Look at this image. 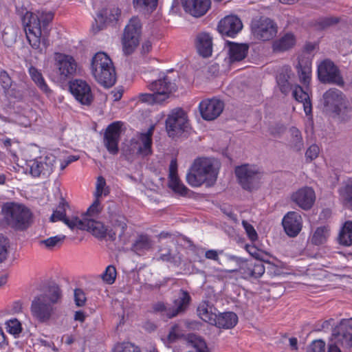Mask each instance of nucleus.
Masks as SVG:
<instances>
[{
    "label": "nucleus",
    "instance_id": "5fc2aeb1",
    "mask_svg": "<svg viewBox=\"0 0 352 352\" xmlns=\"http://www.w3.org/2000/svg\"><path fill=\"white\" fill-rule=\"evenodd\" d=\"M66 206L67 204L63 201L59 204L58 209L55 210L50 217L52 221L54 222L56 221H63V219L65 218V207Z\"/></svg>",
    "mask_w": 352,
    "mask_h": 352
},
{
    "label": "nucleus",
    "instance_id": "8fccbe9b",
    "mask_svg": "<svg viewBox=\"0 0 352 352\" xmlns=\"http://www.w3.org/2000/svg\"><path fill=\"white\" fill-rule=\"evenodd\" d=\"M100 197H96L93 204L89 207L83 217L93 218L98 215L102 210Z\"/></svg>",
    "mask_w": 352,
    "mask_h": 352
},
{
    "label": "nucleus",
    "instance_id": "79ce46f5",
    "mask_svg": "<svg viewBox=\"0 0 352 352\" xmlns=\"http://www.w3.org/2000/svg\"><path fill=\"white\" fill-rule=\"evenodd\" d=\"M339 243L345 246L352 245V222L347 221L342 227L339 236Z\"/></svg>",
    "mask_w": 352,
    "mask_h": 352
},
{
    "label": "nucleus",
    "instance_id": "c9c22d12",
    "mask_svg": "<svg viewBox=\"0 0 352 352\" xmlns=\"http://www.w3.org/2000/svg\"><path fill=\"white\" fill-rule=\"evenodd\" d=\"M292 71L289 67H283L276 76V82L280 91L287 95L292 89V85L289 82Z\"/></svg>",
    "mask_w": 352,
    "mask_h": 352
},
{
    "label": "nucleus",
    "instance_id": "774afa93",
    "mask_svg": "<svg viewBox=\"0 0 352 352\" xmlns=\"http://www.w3.org/2000/svg\"><path fill=\"white\" fill-rule=\"evenodd\" d=\"M318 153L319 147L316 144H313L310 146L306 151L305 157L307 160L311 161L318 157Z\"/></svg>",
    "mask_w": 352,
    "mask_h": 352
},
{
    "label": "nucleus",
    "instance_id": "aec40b11",
    "mask_svg": "<svg viewBox=\"0 0 352 352\" xmlns=\"http://www.w3.org/2000/svg\"><path fill=\"white\" fill-rule=\"evenodd\" d=\"M243 28L241 19L236 16H227L221 19L218 25V30L223 36L234 37Z\"/></svg>",
    "mask_w": 352,
    "mask_h": 352
},
{
    "label": "nucleus",
    "instance_id": "bf43d9fd",
    "mask_svg": "<svg viewBox=\"0 0 352 352\" xmlns=\"http://www.w3.org/2000/svg\"><path fill=\"white\" fill-rule=\"evenodd\" d=\"M307 352H325V342L322 340H314L309 346Z\"/></svg>",
    "mask_w": 352,
    "mask_h": 352
},
{
    "label": "nucleus",
    "instance_id": "e433bc0d",
    "mask_svg": "<svg viewBox=\"0 0 352 352\" xmlns=\"http://www.w3.org/2000/svg\"><path fill=\"white\" fill-rule=\"evenodd\" d=\"M85 230L91 232L97 238H104L106 235L107 229L103 224L93 218L85 217Z\"/></svg>",
    "mask_w": 352,
    "mask_h": 352
},
{
    "label": "nucleus",
    "instance_id": "c03bdc74",
    "mask_svg": "<svg viewBox=\"0 0 352 352\" xmlns=\"http://www.w3.org/2000/svg\"><path fill=\"white\" fill-rule=\"evenodd\" d=\"M329 236V229L327 226L318 227L311 237V242L316 245L323 244Z\"/></svg>",
    "mask_w": 352,
    "mask_h": 352
},
{
    "label": "nucleus",
    "instance_id": "f704fd0d",
    "mask_svg": "<svg viewBox=\"0 0 352 352\" xmlns=\"http://www.w3.org/2000/svg\"><path fill=\"white\" fill-rule=\"evenodd\" d=\"M290 138L288 142V146L295 152H301L304 148V141L302 133L296 127L292 126L289 129Z\"/></svg>",
    "mask_w": 352,
    "mask_h": 352
},
{
    "label": "nucleus",
    "instance_id": "6ab92c4d",
    "mask_svg": "<svg viewBox=\"0 0 352 352\" xmlns=\"http://www.w3.org/2000/svg\"><path fill=\"white\" fill-rule=\"evenodd\" d=\"M148 88L152 91L162 102L169 97V95L176 90V85L168 76L152 82Z\"/></svg>",
    "mask_w": 352,
    "mask_h": 352
},
{
    "label": "nucleus",
    "instance_id": "f3484780",
    "mask_svg": "<svg viewBox=\"0 0 352 352\" xmlns=\"http://www.w3.org/2000/svg\"><path fill=\"white\" fill-rule=\"evenodd\" d=\"M223 108V101L216 98L204 100L199 105L201 116L206 120H215L222 113Z\"/></svg>",
    "mask_w": 352,
    "mask_h": 352
},
{
    "label": "nucleus",
    "instance_id": "49530a36",
    "mask_svg": "<svg viewBox=\"0 0 352 352\" xmlns=\"http://www.w3.org/2000/svg\"><path fill=\"white\" fill-rule=\"evenodd\" d=\"M168 186L176 193L186 195L188 189L181 182L178 177L169 179Z\"/></svg>",
    "mask_w": 352,
    "mask_h": 352
},
{
    "label": "nucleus",
    "instance_id": "20e7f679",
    "mask_svg": "<svg viewBox=\"0 0 352 352\" xmlns=\"http://www.w3.org/2000/svg\"><path fill=\"white\" fill-rule=\"evenodd\" d=\"M91 69L96 80L104 87H111L116 82L115 68L111 59L107 54L96 53L91 59Z\"/></svg>",
    "mask_w": 352,
    "mask_h": 352
},
{
    "label": "nucleus",
    "instance_id": "ddd939ff",
    "mask_svg": "<svg viewBox=\"0 0 352 352\" xmlns=\"http://www.w3.org/2000/svg\"><path fill=\"white\" fill-rule=\"evenodd\" d=\"M318 77L320 82L343 86L344 82L338 67L330 60L322 61L318 66Z\"/></svg>",
    "mask_w": 352,
    "mask_h": 352
},
{
    "label": "nucleus",
    "instance_id": "6e6d98bb",
    "mask_svg": "<svg viewBox=\"0 0 352 352\" xmlns=\"http://www.w3.org/2000/svg\"><path fill=\"white\" fill-rule=\"evenodd\" d=\"M298 72L300 81L304 85L308 84L311 78V69L309 67H302L299 65V67H298Z\"/></svg>",
    "mask_w": 352,
    "mask_h": 352
},
{
    "label": "nucleus",
    "instance_id": "39448f33",
    "mask_svg": "<svg viewBox=\"0 0 352 352\" xmlns=\"http://www.w3.org/2000/svg\"><path fill=\"white\" fill-rule=\"evenodd\" d=\"M2 212L7 224L14 229L23 230L30 224L32 213L23 205L7 203L3 206Z\"/></svg>",
    "mask_w": 352,
    "mask_h": 352
},
{
    "label": "nucleus",
    "instance_id": "7c9ffc66",
    "mask_svg": "<svg viewBox=\"0 0 352 352\" xmlns=\"http://www.w3.org/2000/svg\"><path fill=\"white\" fill-rule=\"evenodd\" d=\"M153 241L147 234H140L134 239L131 250L138 255H142L151 249Z\"/></svg>",
    "mask_w": 352,
    "mask_h": 352
},
{
    "label": "nucleus",
    "instance_id": "2f4dec72",
    "mask_svg": "<svg viewBox=\"0 0 352 352\" xmlns=\"http://www.w3.org/2000/svg\"><path fill=\"white\" fill-rule=\"evenodd\" d=\"M215 322L213 325L218 328L232 329L236 324L238 317L234 312L219 313L218 311Z\"/></svg>",
    "mask_w": 352,
    "mask_h": 352
},
{
    "label": "nucleus",
    "instance_id": "a19ab883",
    "mask_svg": "<svg viewBox=\"0 0 352 352\" xmlns=\"http://www.w3.org/2000/svg\"><path fill=\"white\" fill-rule=\"evenodd\" d=\"M29 74L32 80L42 91L45 94L50 93L51 90L46 84L42 74L36 67L31 66L29 68Z\"/></svg>",
    "mask_w": 352,
    "mask_h": 352
},
{
    "label": "nucleus",
    "instance_id": "864d4df0",
    "mask_svg": "<svg viewBox=\"0 0 352 352\" xmlns=\"http://www.w3.org/2000/svg\"><path fill=\"white\" fill-rule=\"evenodd\" d=\"M63 221L72 229L76 227L81 230H85V217H83L82 219H80L78 217H75L71 220L65 217Z\"/></svg>",
    "mask_w": 352,
    "mask_h": 352
},
{
    "label": "nucleus",
    "instance_id": "58836bf2",
    "mask_svg": "<svg viewBox=\"0 0 352 352\" xmlns=\"http://www.w3.org/2000/svg\"><path fill=\"white\" fill-rule=\"evenodd\" d=\"M292 95L297 101L303 103L305 113L307 115L309 114L311 111V105L307 92L300 86L296 85L292 91Z\"/></svg>",
    "mask_w": 352,
    "mask_h": 352
},
{
    "label": "nucleus",
    "instance_id": "13d9d810",
    "mask_svg": "<svg viewBox=\"0 0 352 352\" xmlns=\"http://www.w3.org/2000/svg\"><path fill=\"white\" fill-rule=\"evenodd\" d=\"M139 99L143 102H147L151 104L162 102V99H159L153 92V94H141L139 96Z\"/></svg>",
    "mask_w": 352,
    "mask_h": 352
},
{
    "label": "nucleus",
    "instance_id": "de8ad7c7",
    "mask_svg": "<svg viewBox=\"0 0 352 352\" xmlns=\"http://www.w3.org/2000/svg\"><path fill=\"white\" fill-rule=\"evenodd\" d=\"M116 274V267L113 265H109L101 274V278L106 283L111 285L115 282Z\"/></svg>",
    "mask_w": 352,
    "mask_h": 352
},
{
    "label": "nucleus",
    "instance_id": "4c0bfd02",
    "mask_svg": "<svg viewBox=\"0 0 352 352\" xmlns=\"http://www.w3.org/2000/svg\"><path fill=\"white\" fill-rule=\"evenodd\" d=\"M188 346L194 348L196 352H210L205 340L201 336L189 333L185 338Z\"/></svg>",
    "mask_w": 352,
    "mask_h": 352
},
{
    "label": "nucleus",
    "instance_id": "9d476101",
    "mask_svg": "<svg viewBox=\"0 0 352 352\" xmlns=\"http://www.w3.org/2000/svg\"><path fill=\"white\" fill-rule=\"evenodd\" d=\"M251 28L254 36L263 41L273 39L278 32L276 23L265 16H261L258 19L253 20Z\"/></svg>",
    "mask_w": 352,
    "mask_h": 352
},
{
    "label": "nucleus",
    "instance_id": "3c124183",
    "mask_svg": "<svg viewBox=\"0 0 352 352\" xmlns=\"http://www.w3.org/2000/svg\"><path fill=\"white\" fill-rule=\"evenodd\" d=\"M106 187V181L102 176L98 177L96 183V189L95 192L96 197H100L102 195H107L109 190Z\"/></svg>",
    "mask_w": 352,
    "mask_h": 352
},
{
    "label": "nucleus",
    "instance_id": "09e8293b",
    "mask_svg": "<svg viewBox=\"0 0 352 352\" xmlns=\"http://www.w3.org/2000/svg\"><path fill=\"white\" fill-rule=\"evenodd\" d=\"M340 195L344 199L346 204L352 208V180H350L340 190Z\"/></svg>",
    "mask_w": 352,
    "mask_h": 352
},
{
    "label": "nucleus",
    "instance_id": "4be33fe9",
    "mask_svg": "<svg viewBox=\"0 0 352 352\" xmlns=\"http://www.w3.org/2000/svg\"><path fill=\"white\" fill-rule=\"evenodd\" d=\"M190 300L191 297L189 293L181 289L178 293L177 297L173 301V307L168 308L167 317L172 318L184 313L188 309Z\"/></svg>",
    "mask_w": 352,
    "mask_h": 352
},
{
    "label": "nucleus",
    "instance_id": "37998d69",
    "mask_svg": "<svg viewBox=\"0 0 352 352\" xmlns=\"http://www.w3.org/2000/svg\"><path fill=\"white\" fill-rule=\"evenodd\" d=\"M135 10L144 12H152L157 6V0H133Z\"/></svg>",
    "mask_w": 352,
    "mask_h": 352
},
{
    "label": "nucleus",
    "instance_id": "cd10ccee",
    "mask_svg": "<svg viewBox=\"0 0 352 352\" xmlns=\"http://www.w3.org/2000/svg\"><path fill=\"white\" fill-rule=\"evenodd\" d=\"M199 317L204 321L213 325L218 314V310L209 302L204 301L197 309Z\"/></svg>",
    "mask_w": 352,
    "mask_h": 352
},
{
    "label": "nucleus",
    "instance_id": "69168bd1",
    "mask_svg": "<svg viewBox=\"0 0 352 352\" xmlns=\"http://www.w3.org/2000/svg\"><path fill=\"white\" fill-rule=\"evenodd\" d=\"M242 225H243L244 229L245 230L249 238L252 241L256 240L257 239V234H256V232L255 229L254 228V227L245 220H243L242 221Z\"/></svg>",
    "mask_w": 352,
    "mask_h": 352
},
{
    "label": "nucleus",
    "instance_id": "680f3d73",
    "mask_svg": "<svg viewBox=\"0 0 352 352\" xmlns=\"http://www.w3.org/2000/svg\"><path fill=\"white\" fill-rule=\"evenodd\" d=\"M270 133L274 138H280L285 131V126L281 124H276L269 128Z\"/></svg>",
    "mask_w": 352,
    "mask_h": 352
},
{
    "label": "nucleus",
    "instance_id": "052dcab7",
    "mask_svg": "<svg viewBox=\"0 0 352 352\" xmlns=\"http://www.w3.org/2000/svg\"><path fill=\"white\" fill-rule=\"evenodd\" d=\"M116 352H141L140 349L134 344L127 342L117 346Z\"/></svg>",
    "mask_w": 352,
    "mask_h": 352
},
{
    "label": "nucleus",
    "instance_id": "423d86ee",
    "mask_svg": "<svg viewBox=\"0 0 352 352\" xmlns=\"http://www.w3.org/2000/svg\"><path fill=\"white\" fill-rule=\"evenodd\" d=\"M322 100L324 109L327 112L341 115L343 111H346L348 116H352V108L346 107L344 95L340 90L336 88L329 89L324 93Z\"/></svg>",
    "mask_w": 352,
    "mask_h": 352
},
{
    "label": "nucleus",
    "instance_id": "4d7b16f0",
    "mask_svg": "<svg viewBox=\"0 0 352 352\" xmlns=\"http://www.w3.org/2000/svg\"><path fill=\"white\" fill-rule=\"evenodd\" d=\"M3 144L13 156H16V149L19 148V142L18 140L6 138L3 140Z\"/></svg>",
    "mask_w": 352,
    "mask_h": 352
},
{
    "label": "nucleus",
    "instance_id": "412c9836",
    "mask_svg": "<svg viewBox=\"0 0 352 352\" xmlns=\"http://www.w3.org/2000/svg\"><path fill=\"white\" fill-rule=\"evenodd\" d=\"M282 223L286 234L290 237H295L302 230V219L300 214L291 211L285 215Z\"/></svg>",
    "mask_w": 352,
    "mask_h": 352
},
{
    "label": "nucleus",
    "instance_id": "338daca9",
    "mask_svg": "<svg viewBox=\"0 0 352 352\" xmlns=\"http://www.w3.org/2000/svg\"><path fill=\"white\" fill-rule=\"evenodd\" d=\"M179 338V327L178 324H174L171 327L168 334V340L169 342H174Z\"/></svg>",
    "mask_w": 352,
    "mask_h": 352
},
{
    "label": "nucleus",
    "instance_id": "7ed1b4c3",
    "mask_svg": "<svg viewBox=\"0 0 352 352\" xmlns=\"http://www.w3.org/2000/svg\"><path fill=\"white\" fill-rule=\"evenodd\" d=\"M60 296V291L56 285L49 286L47 290L36 296L30 306L31 315L41 323H47L55 312L54 305Z\"/></svg>",
    "mask_w": 352,
    "mask_h": 352
},
{
    "label": "nucleus",
    "instance_id": "b1692460",
    "mask_svg": "<svg viewBox=\"0 0 352 352\" xmlns=\"http://www.w3.org/2000/svg\"><path fill=\"white\" fill-rule=\"evenodd\" d=\"M185 11L193 16L204 15L210 7V0H182Z\"/></svg>",
    "mask_w": 352,
    "mask_h": 352
},
{
    "label": "nucleus",
    "instance_id": "4468645a",
    "mask_svg": "<svg viewBox=\"0 0 352 352\" xmlns=\"http://www.w3.org/2000/svg\"><path fill=\"white\" fill-rule=\"evenodd\" d=\"M69 90L75 99L82 105L90 106L94 96L91 87L85 80L76 79L70 82Z\"/></svg>",
    "mask_w": 352,
    "mask_h": 352
},
{
    "label": "nucleus",
    "instance_id": "dca6fc26",
    "mask_svg": "<svg viewBox=\"0 0 352 352\" xmlns=\"http://www.w3.org/2000/svg\"><path fill=\"white\" fill-rule=\"evenodd\" d=\"M121 134V123L115 122L109 124L105 130L103 143L109 153L118 154V143Z\"/></svg>",
    "mask_w": 352,
    "mask_h": 352
},
{
    "label": "nucleus",
    "instance_id": "603ef678",
    "mask_svg": "<svg viewBox=\"0 0 352 352\" xmlns=\"http://www.w3.org/2000/svg\"><path fill=\"white\" fill-rule=\"evenodd\" d=\"M8 331L14 336H18L22 330L21 324L17 319L10 320L6 322Z\"/></svg>",
    "mask_w": 352,
    "mask_h": 352
},
{
    "label": "nucleus",
    "instance_id": "f8f14e48",
    "mask_svg": "<svg viewBox=\"0 0 352 352\" xmlns=\"http://www.w3.org/2000/svg\"><path fill=\"white\" fill-rule=\"evenodd\" d=\"M188 126L187 116L181 109L173 110L166 120V128L169 137L180 135L188 130Z\"/></svg>",
    "mask_w": 352,
    "mask_h": 352
},
{
    "label": "nucleus",
    "instance_id": "ea45409f",
    "mask_svg": "<svg viewBox=\"0 0 352 352\" xmlns=\"http://www.w3.org/2000/svg\"><path fill=\"white\" fill-rule=\"evenodd\" d=\"M0 84L4 90L6 95H10L15 98H21L22 95L19 93H13L14 89H10L12 80L7 72L5 70L0 71Z\"/></svg>",
    "mask_w": 352,
    "mask_h": 352
},
{
    "label": "nucleus",
    "instance_id": "e2e57ef3",
    "mask_svg": "<svg viewBox=\"0 0 352 352\" xmlns=\"http://www.w3.org/2000/svg\"><path fill=\"white\" fill-rule=\"evenodd\" d=\"M86 296L84 292L80 289H76L74 290V300L78 307H82L85 304Z\"/></svg>",
    "mask_w": 352,
    "mask_h": 352
},
{
    "label": "nucleus",
    "instance_id": "c756f323",
    "mask_svg": "<svg viewBox=\"0 0 352 352\" xmlns=\"http://www.w3.org/2000/svg\"><path fill=\"white\" fill-rule=\"evenodd\" d=\"M229 55V62L234 63L244 59L248 54L249 46L246 44H239L232 42L227 43Z\"/></svg>",
    "mask_w": 352,
    "mask_h": 352
},
{
    "label": "nucleus",
    "instance_id": "72a5a7b5",
    "mask_svg": "<svg viewBox=\"0 0 352 352\" xmlns=\"http://www.w3.org/2000/svg\"><path fill=\"white\" fill-rule=\"evenodd\" d=\"M113 230L112 233H109V237L112 240H115L118 236L120 240L124 239L125 230L127 228L126 219L124 217L117 216L112 220Z\"/></svg>",
    "mask_w": 352,
    "mask_h": 352
},
{
    "label": "nucleus",
    "instance_id": "1a4fd4ad",
    "mask_svg": "<svg viewBox=\"0 0 352 352\" xmlns=\"http://www.w3.org/2000/svg\"><path fill=\"white\" fill-rule=\"evenodd\" d=\"M142 23L139 18L132 17L126 25L122 37L123 52L131 54L139 45Z\"/></svg>",
    "mask_w": 352,
    "mask_h": 352
},
{
    "label": "nucleus",
    "instance_id": "f03ea898",
    "mask_svg": "<svg viewBox=\"0 0 352 352\" xmlns=\"http://www.w3.org/2000/svg\"><path fill=\"white\" fill-rule=\"evenodd\" d=\"M220 166V162L214 158H198L187 173L186 181L193 187L200 186L204 183L211 186L217 181Z\"/></svg>",
    "mask_w": 352,
    "mask_h": 352
},
{
    "label": "nucleus",
    "instance_id": "c85d7f7f",
    "mask_svg": "<svg viewBox=\"0 0 352 352\" xmlns=\"http://www.w3.org/2000/svg\"><path fill=\"white\" fill-rule=\"evenodd\" d=\"M196 47L199 54L203 57H209L212 52L211 36L207 33H200L197 36Z\"/></svg>",
    "mask_w": 352,
    "mask_h": 352
},
{
    "label": "nucleus",
    "instance_id": "5701e85b",
    "mask_svg": "<svg viewBox=\"0 0 352 352\" xmlns=\"http://www.w3.org/2000/svg\"><path fill=\"white\" fill-rule=\"evenodd\" d=\"M315 198L314 191L309 187L298 190L292 196V201L303 210L311 208L314 203Z\"/></svg>",
    "mask_w": 352,
    "mask_h": 352
},
{
    "label": "nucleus",
    "instance_id": "9b49d317",
    "mask_svg": "<svg viewBox=\"0 0 352 352\" xmlns=\"http://www.w3.org/2000/svg\"><path fill=\"white\" fill-rule=\"evenodd\" d=\"M235 173L242 188L247 190L255 188L261 177L259 169L256 166L250 164L237 166Z\"/></svg>",
    "mask_w": 352,
    "mask_h": 352
},
{
    "label": "nucleus",
    "instance_id": "0e129e2a",
    "mask_svg": "<svg viewBox=\"0 0 352 352\" xmlns=\"http://www.w3.org/2000/svg\"><path fill=\"white\" fill-rule=\"evenodd\" d=\"M253 256L256 258V260H253L254 261H261L262 263H263V262H265L268 265L267 270L270 272H274V273L275 274H278V272H276V271H278L277 267L275 265H274L273 263H272L271 262L265 261L261 254L255 253L254 254H253Z\"/></svg>",
    "mask_w": 352,
    "mask_h": 352
},
{
    "label": "nucleus",
    "instance_id": "0eeeda50",
    "mask_svg": "<svg viewBox=\"0 0 352 352\" xmlns=\"http://www.w3.org/2000/svg\"><path fill=\"white\" fill-rule=\"evenodd\" d=\"M338 344L343 347H352V318L343 319L338 331H334L329 344L328 352H342Z\"/></svg>",
    "mask_w": 352,
    "mask_h": 352
},
{
    "label": "nucleus",
    "instance_id": "f257e3e1",
    "mask_svg": "<svg viewBox=\"0 0 352 352\" xmlns=\"http://www.w3.org/2000/svg\"><path fill=\"white\" fill-rule=\"evenodd\" d=\"M17 13L21 17L32 48L40 54H45L50 46L48 25L52 21L54 14L44 10L33 12L26 8L17 10Z\"/></svg>",
    "mask_w": 352,
    "mask_h": 352
},
{
    "label": "nucleus",
    "instance_id": "a18cd8bd",
    "mask_svg": "<svg viewBox=\"0 0 352 352\" xmlns=\"http://www.w3.org/2000/svg\"><path fill=\"white\" fill-rule=\"evenodd\" d=\"M65 239V235H56L47 238L45 240H41L40 243L44 245L47 249L52 250L56 247L60 246L64 240Z\"/></svg>",
    "mask_w": 352,
    "mask_h": 352
},
{
    "label": "nucleus",
    "instance_id": "393cba45",
    "mask_svg": "<svg viewBox=\"0 0 352 352\" xmlns=\"http://www.w3.org/2000/svg\"><path fill=\"white\" fill-rule=\"evenodd\" d=\"M239 270L243 278L250 279L260 278L265 273V268L261 261L250 260L243 262Z\"/></svg>",
    "mask_w": 352,
    "mask_h": 352
},
{
    "label": "nucleus",
    "instance_id": "473e14b6",
    "mask_svg": "<svg viewBox=\"0 0 352 352\" xmlns=\"http://www.w3.org/2000/svg\"><path fill=\"white\" fill-rule=\"evenodd\" d=\"M296 41V37L293 34L286 33L280 38L274 41L273 50L278 52L287 51L295 45Z\"/></svg>",
    "mask_w": 352,
    "mask_h": 352
},
{
    "label": "nucleus",
    "instance_id": "a878e982",
    "mask_svg": "<svg viewBox=\"0 0 352 352\" xmlns=\"http://www.w3.org/2000/svg\"><path fill=\"white\" fill-rule=\"evenodd\" d=\"M151 146L152 138L149 134L140 135L139 140L131 141V150L133 154L144 157L152 153Z\"/></svg>",
    "mask_w": 352,
    "mask_h": 352
},
{
    "label": "nucleus",
    "instance_id": "a211bd4d",
    "mask_svg": "<svg viewBox=\"0 0 352 352\" xmlns=\"http://www.w3.org/2000/svg\"><path fill=\"white\" fill-rule=\"evenodd\" d=\"M120 15L121 10L116 7L100 11L95 19V23L93 24V30L96 32L102 30L107 24L116 23Z\"/></svg>",
    "mask_w": 352,
    "mask_h": 352
},
{
    "label": "nucleus",
    "instance_id": "6e6552de",
    "mask_svg": "<svg viewBox=\"0 0 352 352\" xmlns=\"http://www.w3.org/2000/svg\"><path fill=\"white\" fill-rule=\"evenodd\" d=\"M56 157L52 154L28 160L25 171L34 177H48L53 172Z\"/></svg>",
    "mask_w": 352,
    "mask_h": 352
},
{
    "label": "nucleus",
    "instance_id": "bb28decb",
    "mask_svg": "<svg viewBox=\"0 0 352 352\" xmlns=\"http://www.w3.org/2000/svg\"><path fill=\"white\" fill-rule=\"evenodd\" d=\"M151 146L152 138L149 134L140 135L139 140L131 141V150L133 154L144 157L152 153Z\"/></svg>",
    "mask_w": 352,
    "mask_h": 352
},
{
    "label": "nucleus",
    "instance_id": "2eb2a0df",
    "mask_svg": "<svg viewBox=\"0 0 352 352\" xmlns=\"http://www.w3.org/2000/svg\"><path fill=\"white\" fill-rule=\"evenodd\" d=\"M76 68L77 63L72 56L60 53L56 54V69L60 80H65L73 76Z\"/></svg>",
    "mask_w": 352,
    "mask_h": 352
}]
</instances>
